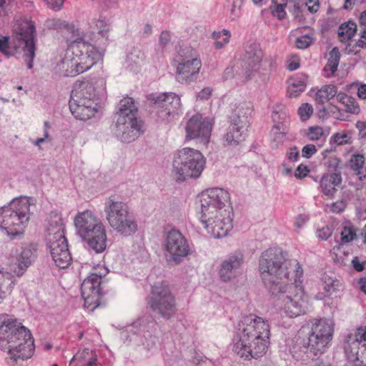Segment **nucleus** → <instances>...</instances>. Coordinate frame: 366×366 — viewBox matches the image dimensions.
Masks as SVG:
<instances>
[{"instance_id":"obj_1","label":"nucleus","mask_w":366,"mask_h":366,"mask_svg":"<svg viewBox=\"0 0 366 366\" xmlns=\"http://www.w3.org/2000/svg\"><path fill=\"white\" fill-rule=\"evenodd\" d=\"M269 336L267 320L254 315L244 317L237 325L233 351L245 359L262 357L267 351Z\"/></svg>"},{"instance_id":"obj_2","label":"nucleus","mask_w":366,"mask_h":366,"mask_svg":"<svg viewBox=\"0 0 366 366\" xmlns=\"http://www.w3.org/2000/svg\"><path fill=\"white\" fill-rule=\"evenodd\" d=\"M0 348L7 352L10 366L30 358L34 351L30 330L16 319H4L0 325Z\"/></svg>"},{"instance_id":"obj_3","label":"nucleus","mask_w":366,"mask_h":366,"mask_svg":"<svg viewBox=\"0 0 366 366\" xmlns=\"http://www.w3.org/2000/svg\"><path fill=\"white\" fill-rule=\"evenodd\" d=\"M105 84L103 79H84L75 81L69 104L76 119L86 121L94 116L105 99Z\"/></svg>"},{"instance_id":"obj_4","label":"nucleus","mask_w":366,"mask_h":366,"mask_svg":"<svg viewBox=\"0 0 366 366\" xmlns=\"http://www.w3.org/2000/svg\"><path fill=\"white\" fill-rule=\"evenodd\" d=\"M294 262H286L285 255L280 247H270L262 252L259 259V272L262 281L271 294L280 292L278 286L291 282L295 277Z\"/></svg>"},{"instance_id":"obj_5","label":"nucleus","mask_w":366,"mask_h":366,"mask_svg":"<svg viewBox=\"0 0 366 366\" xmlns=\"http://www.w3.org/2000/svg\"><path fill=\"white\" fill-rule=\"evenodd\" d=\"M334 332V325L327 319L316 320L312 323L307 334L300 330L295 337L290 352L295 358H300L302 353L309 357H315L323 354L331 342Z\"/></svg>"},{"instance_id":"obj_6","label":"nucleus","mask_w":366,"mask_h":366,"mask_svg":"<svg viewBox=\"0 0 366 366\" xmlns=\"http://www.w3.org/2000/svg\"><path fill=\"white\" fill-rule=\"evenodd\" d=\"M102 53L83 40L71 44L65 56L56 63L54 69L63 76H76L91 69Z\"/></svg>"},{"instance_id":"obj_7","label":"nucleus","mask_w":366,"mask_h":366,"mask_svg":"<svg viewBox=\"0 0 366 366\" xmlns=\"http://www.w3.org/2000/svg\"><path fill=\"white\" fill-rule=\"evenodd\" d=\"M32 206H34L33 199L20 197L0 208V229L12 239L21 237L32 214Z\"/></svg>"},{"instance_id":"obj_8","label":"nucleus","mask_w":366,"mask_h":366,"mask_svg":"<svg viewBox=\"0 0 366 366\" xmlns=\"http://www.w3.org/2000/svg\"><path fill=\"white\" fill-rule=\"evenodd\" d=\"M9 39L7 36L0 39V51L9 58L21 49L28 69H32L36 50L34 23L29 20L22 21L15 30L12 41H10Z\"/></svg>"},{"instance_id":"obj_9","label":"nucleus","mask_w":366,"mask_h":366,"mask_svg":"<svg viewBox=\"0 0 366 366\" xmlns=\"http://www.w3.org/2000/svg\"><path fill=\"white\" fill-rule=\"evenodd\" d=\"M292 267H295L293 282H286L278 286L280 292L271 294L278 298L282 310L290 317H296L305 312L306 297L302 286L301 278L303 269L299 262H294Z\"/></svg>"},{"instance_id":"obj_10","label":"nucleus","mask_w":366,"mask_h":366,"mask_svg":"<svg viewBox=\"0 0 366 366\" xmlns=\"http://www.w3.org/2000/svg\"><path fill=\"white\" fill-rule=\"evenodd\" d=\"M77 234L97 253L107 247V233L101 220L90 210L78 212L74 218Z\"/></svg>"},{"instance_id":"obj_11","label":"nucleus","mask_w":366,"mask_h":366,"mask_svg":"<svg viewBox=\"0 0 366 366\" xmlns=\"http://www.w3.org/2000/svg\"><path fill=\"white\" fill-rule=\"evenodd\" d=\"M206 159L194 149L185 147L174 155L172 175L177 181L183 182L187 178L197 179L205 168Z\"/></svg>"},{"instance_id":"obj_12","label":"nucleus","mask_w":366,"mask_h":366,"mask_svg":"<svg viewBox=\"0 0 366 366\" xmlns=\"http://www.w3.org/2000/svg\"><path fill=\"white\" fill-rule=\"evenodd\" d=\"M106 219L110 227L123 236L128 237L137 231V223L129 212L128 205L109 197L104 204Z\"/></svg>"},{"instance_id":"obj_13","label":"nucleus","mask_w":366,"mask_h":366,"mask_svg":"<svg viewBox=\"0 0 366 366\" xmlns=\"http://www.w3.org/2000/svg\"><path fill=\"white\" fill-rule=\"evenodd\" d=\"M109 273V270L103 265L94 267L89 275L84 280L81 286V297L84 300V307L93 311L100 304L102 295V285L103 278Z\"/></svg>"},{"instance_id":"obj_14","label":"nucleus","mask_w":366,"mask_h":366,"mask_svg":"<svg viewBox=\"0 0 366 366\" xmlns=\"http://www.w3.org/2000/svg\"><path fill=\"white\" fill-rule=\"evenodd\" d=\"M148 304L155 315L164 320L172 318L177 310L175 297L167 285L152 287Z\"/></svg>"},{"instance_id":"obj_15","label":"nucleus","mask_w":366,"mask_h":366,"mask_svg":"<svg viewBox=\"0 0 366 366\" xmlns=\"http://www.w3.org/2000/svg\"><path fill=\"white\" fill-rule=\"evenodd\" d=\"M179 64L177 68V79L181 84H189L197 79L202 67V61L191 48L180 49Z\"/></svg>"},{"instance_id":"obj_16","label":"nucleus","mask_w":366,"mask_h":366,"mask_svg":"<svg viewBox=\"0 0 366 366\" xmlns=\"http://www.w3.org/2000/svg\"><path fill=\"white\" fill-rule=\"evenodd\" d=\"M152 112L162 121L169 122L181 106L179 97L173 92L155 93L147 96Z\"/></svg>"},{"instance_id":"obj_17","label":"nucleus","mask_w":366,"mask_h":366,"mask_svg":"<svg viewBox=\"0 0 366 366\" xmlns=\"http://www.w3.org/2000/svg\"><path fill=\"white\" fill-rule=\"evenodd\" d=\"M344 350L348 360L355 366H366V326L347 336Z\"/></svg>"},{"instance_id":"obj_18","label":"nucleus","mask_w":366,"mask_h":366,"mask_svg":"<svg viewBox=\"0 0 366 366\" xmlns=\"http://www.w3.org/2000/svg\"><path fill=\"white\" fill-rule=\"evenodd\" d=\"M229 192L222 188H211L203 192L199 196L201 214H214L224 212L222 208L229 202Z\"/></svg>"},{"instance_id":"obj_19","label":"nucleus","mask_w":366,"mask_h":366,"mask_svg":"<svg viewBox=\"0 0 366 366\" xmlns=\"http://www.w3.org/2000/svg\"><path fill=\"white\" fill-rule=\"evenodd\" d=\"M229 214V211L224 209V212L214 214H201L199 221L212 237L221 238L225 237L232 228V219Z\"/></svg>"},{"instance_id":"obj_20","label":"nucleus","mask_w":366,"mask_h":366,"mask_svg":"<svg viewBox=\"0 0 366 366\" xmlns=\"http://www.w3.org/2000/svg\"><path fill=\"white\" fill-rule=\"evenodd\" d=\"M164 246L166 251L169 254V260L174 262L175 264H180L190 252L187 240L177 229H172L167 233Z\"/></svg>"},{"instance_id":"obj_21","label":"nucleus","mask_w":366,"mask_h":366,"mask_svg":"<svg viewBox=\"0 0 366 366\" xmlns=\"http://www.w3.org/2000/svg\"><path fill=\"white\" fill-rule=\"evenodd\" d=\"M114 132L121 142L130 143L144 132V123L137 117H117Z\"/></svg>"},{"instance_id":"obj_22","label":"nucleus","mask_w":366,"mask_h":366,"mask_svg":"<svg viewBox=\"0 0 366 366\" xmlns=\"http://www.w3.org/2000/svg\"><path fill=\"white\" fill-rule=\"evenodd\" d=\"M212 121L209 118H204L202 114L193 115L187 122L185 131L187 140L198 139L204 144L209 142Z\"/></svg>"},{"instance_id":"obj_23","label":"nucleus","mask_w":366,"mask_h":366,"mask_svg":"<svg viewBox=\"0 0 366 366\" xmlns=\"http://www.w3.org/2000/svg\"><path fill=\"white\" fill-rule=\"evenodd\" d=\"M263 51L259 45L255 43L250 44L246 47L241 66L245 79H251L256 74H263L262 59Z\"/></svg>"},{"instance_id":"obj_24","label":"nucleus","mask_w":366,"mask_h":366,"mask_svg":"<svg viewBox=\"0 0 366 366\" xmlns=\"http://www.w3.org/2000/svg\"><path fill=\"white\" fill-rule=\"evenodd\" d=\"M36 258V251L31 246L12 250L10 267L17 277H21Z\"/></svg>"},{"instance_id":"obj_25","label":"nucleus","mask_w":366,"mask_h":366,"mask_svg":"<svg viewBox=\"0 0 366 366\" xmlns=\"http://www.w3.org/2000/svg\"><path fill=\"white\" fill-rule=\"evenodd\" d=\"M229 126L224 134V140L228 145H237L244 139V134L249 127V119L247 116L242 115L241 118L237 114H230Z\"/></svg>"},{"instance_id":"obj_26","label":"nucleus","mask_w":366,"mask_h":366,"mask_svg":"<svg viewBox=\"0 0 366 366\" xmlns=\"http://www.w3.org/2000/svg\"><path fill=\"white\" fill-rule=\"evenodd\" d=\"M243 262V254L234 253L229 255L221 264L219 274L222 280L228 282L236 277L237 269Z\"/></svg>"},{"instance_id":"obj_27","label":"nucleus","mask_w":366,"mask_h":366,"mask_svg":"<svg viewBox=\"0 0 366 366\" xmlns=\"http://www.w3.org/2000/svg\"><path fill=\"white\" fill-rule=\"evenodd\" d=\"M341 172L325 173L320 179V187L322 194L328 198H333L337 192L336 187L342 184Z\"/></svg>"},{"instance_id":"obj_28","label":"nucleus","mask_w":366,"mask_h":366,"mask_svg":"<svg viewBox=\"0 0 366 366\" xmlns=\"http://www.w3.org/2000/svg\"><path fill=\"white\" fill-rule=\"evenodd\" d=\"M48 238L65 237L64 224L61 215L56 212H51L48 219Z\"/></svg>"},{"instance_id":"obj_29","label":"nucleus","mask_w":366,"mask_h":366,"mask_svg":"<svg viewBox=\"0 0 366 366\" xmlns=\"http://www.w3.org/2000/svg\"><path fill=\"white\" fill-rule=\"evenodd\" d=\"M132 327L134 329L139 327V332L143 333V337L145 340V341L143 342V345L147 350H150L154 347L157 338L156 336L152 335L153 329L154 327V323L153 322H152L151 325H149L146 323L144 320H138L132 324Z\"/></svg>"},{"instance_id":"obj_30","label":"nucleus","mask_w":366,"mask_h":366,"mask_svg":"<svg viewBox=\"0 0 366 366\" xmlns=\"http://www.w3.org/2000/svg\"><path fill=\"white\" fill-rule=\"evenodd\" d=\"M307 76L305 74H297L289 80L287 94L290 97L295 98L303 92L307 86Z\"/></svg>"},{"instance_id":"obj_31","label":"nucleus","mask_w":366,"mask_h":366,"mask_svg":"<svg viewBox=\"0 0 366 366\" xmlns=\"http://www.w3.org/2000/svg\"><path fill=\"white\" fill-rule=\"evenodd\" d=\"M117 117H134L137 115V107L132 98L124 97L120 100L117 106Z\"/></svg>"},{"instance_id":"obj_32","label":"nucleus","mask_w":366,"mask_h":366,"mask_svg":"<svg viewBox=\"0 0 366 366\" xmlns=\"http://www.w3.org/2000/svg\"><path fill=\"white\" fill-rule=\"evenodd\" d=\"M337 86L333 84L323 86L315 94V102L318 104H324L337 94Z\"/></svg>"},{"instance_id":"obj_33","label":"nucleus","mask_w":366,"mask_h":366,"mask_svg":"<svg viewBox=\"0 0 366 366\" xmlns=\"http://www.w3.org/2000/svg\"><path fill=\"white\" fill-rule=\"evenodd\" d=\"M48 246L50 249V253L52 259L57 257L59 254H61L63 251L67 250L68 244L66 237L61 238H48Z\"/></svg>"},{"instance_id":"obj_34","label":"nucleus","mask_w":366,"mask_h":366,"mask_svg":"<svg viewBox=\"0 0 366 366\" xmlns=\"http://www.w3.org/2000/svg\"><path fill=\"white\" fill-rule=\"evenodd\" d=\"M365 164V157L362 154H353L350 159V167L352 170L357 172L356 174L358 176L360 180H363L366 177L365 172L363 170Z\"/></svg>"},{"instance_id":"obj_35","label":"nucleus","mask_w":366,"mask_h":366,"mask_svg":"<svg viewBox=\"0 0 366 366\" xmlns=\"http://www.w3.org/2000/svg\"><path fill=\"white\" fill-rule=\"evenodd\" d=\"M331 150L326 149L322 152L324 157L323 165L326 168L327 173L341 172L339 169L340 159L335 155L327 156V154Z\"/></svg>"},{"instance_id":"obj_36","label":"nucleus","mask_w":366,"mask_h":366,"mask_svg":"<svg viewBox=\"0 0 366 366\" xmlns=\"http://www.w3.org/2000/svg\"><path fill=\"white\" fill-rule=\"evenodd\" d=\"M356 24L352 21L342 24L338 28V36L342 42L350 40L356 31Z\"/></svg>"},{"instance_id":"obj_37","label":"nucleus","mask_w":366,"mask_h":366,"mask_svg":"<svg viewBox=\"0 0 366 366\" xmlns=\"http://www.w3.org/2000/svg\"><path fill=\"white\" fill-rule=\"evenodd\" d=\"M272 118L275 125L287 122L289 119V114L286 107L282 104H277L273 107Z\"/></svg>"},{"instance_id":"obj_38","label":"nucleus","mask_w":366,"mask_h":366,"mask_svg":"<svg viewBox=\"0 0 366 366\" xmlns=\"http://www.w3.org/2000/svg\"><path fill=\"white\" fill-rule=\"evenodd\" d=\"M330 56L327 60V63L324 67V71H330L331 74H333L337 69L339 61L340 59V54L337 47H334L330 52Z\"/></svg>"},{"instance_id":"obj_39","label":"nucleus","mask_w":366,"mask_h":366,"mask_svg":"<svg viewBox=\"0 0 366 366\" xmlns=\"http://www.w3.org/2000/svg\"><path fill=\"white\" fill-rule=\"evenodd\" d=\"M144 59V54L137 48H133L127 55L126 61L131 69L135 70L137 66Z\"/></svg>"},{"instance_id":"obj_40","label":"nucleus","mask_w":366,"mask_h":366,"mask_svg":"<svg viewBox=\"0 0 366 366\" xmlns=\"http://www.w3.org/2000/svg\"><path fill=\"white\" fill-rule=\"evenodd\" d=\"M322 282L324 285V290L329 295H331L335 291L339 290L340 287L342 286L340 280L326 274L323 276Z\"/></svg>"},{"instance_id":"obj_41","label":"nucleus","mask_w":366,"mask_h":366,"mask_svg":"<svg viewBox=\"0 0 366 366\" xmlns=\"http://www.w3.org/2000/svg\"><path fill=\"white\" fill-rule=\"evenodd\" d=\"M71 259V256L69 249L66 251H63V252L59 254L57 257L53 259L56 265L62 269L67 267L70 264Z\"/></svg>"},{"instance_id":"obj_42","label":"nucleus","mask_w":366,"mask_h":366,"mask_svg":"<svg viewBox=\"0 0 366 366\" xmlns=\"http://www.w3.org/2000/svg\"><path fill=\"white\" fill-rule=\"evenodd\" d=\"M328 133L325 134L323 129L320 127H310L308 128L307 132H305V136L307 137V139L310 141H316L319 140L322 137H327Z\"/></svg>"},{"instance_id":"obj_43","label":"nucleus","mask_w":366,"mask_h":366,"mask_svg":"<svg viewBox=\"0 0 366 366\" xmlns=\"http://www.w3.org/2000/svg\"><path fill=\"white\" fill-rule=\"evenodd\" d=\"M214 36L217 39H220L222 36H225V37H224L222 39V40H221V41L216 40L214 42V47L217 49H220L223 46H224L227 44H228V42L229 41V37H230V32L228 30L223 29L222 32H219V33L214 32Z\"/></svg>"},{"instance_id":"obj_44","label":"nucleus","mask_w":366,"mask_h":366,"mask_svg":"<svg viewBox=\"0 0 366 366\" xmlns=\"http://www.w3.org/2000/svg\"><path fill=\"white\" fill-rule=\"evenodd\" d=\"M356 237L355 229L350 227H345L341 232V242L347 243Z\"/></svg>"},{"instance_id":"obj_45","label":"nucleus","mask_w":366,"mask_h":366,"mask_svg":"<svg viewBox=\"0 0 366 366\" xmlns=\"http://www.w3.org/2000/svg\"><path fill=\"white\" fill-rule=\"evenodd\" d=\"M252 112L250 107L246 103H240L232 110L231 114H237L241 118L242 115L247 116V119Z\"/></svg>"},{"instance_id":"obj_46","label":"nucleus","mask_w":366,"mask_h":366,"mask_svg":"<svg viewBox=\"0 0 366 366\" xmlns=\"http://www.w3.org/2000/svg\"><path fill=\"white\" fill-rule=\"evenodd\" d=\"M349 137L346 133H335L330 139V144L343 145L348 143Z\"/></svg>"},{"instance_id":"obj_47","label":"nucleus","mask_w":366,"mask_h":366,"mask_svg":"<svg viewBox=\"0 0 366 366\" xmlns=\"http://www.w3.org/2000/svg\"><path fill=\"white\" fill-rule=\"evenodd\" d=\"M313 112L312 107L307 104H302L298 109V114L303 121L308 119Z\"/></svg>"},{"instance_id":"obj_48","label":"nucleus","mask_w":366,"mask_h":366,"mask_svg":"<svg viewBox=\"0 0 366 366\" xmlns=\"http://www.w3.org/2000/svg\"><path fill=\"white\" fill-rule=\"evenodd\" d=\"M313 42V39L306 34L297 38L295 44L298 49H305L309 47Z\"/></svg>"},{"instance_id":"obj_49","label":"nucleus","mask_w":366,"mask_h":366,"mask_svg":"<svg viewBox=\"0 0 366 366\" xmlns=\"http://www.w3.org/2000/svg\"><path fill=\"white\" fill-rule=\"evenodd\" d=\"M281 127L280 125H275L272 129L273 132V142H277L275 147H277L279 144L282 143L285 139V134L282 132H280Z\"/></svg>"},{"instance_id":"obj_50","label":"nucleus","mask_w":366,"mask_h":366,"mask_svg":"<svg viewBox=\"0 0 366 366\" xmlns=\"http://www.w3.org/2000/svg\"><path fill=\"white\" fill-rule=\"evenodd\" d=\"M350 101H348V102H346L343 104L345 107L346 111L352 114H359L360 112V108L355 99L350 97Z\"/></svg>"},{"instance_id":"obj_51","label":"nucleus","mask_w":366,"mask_h":366,"mask_svg":"<svg viewBox=\"0 0 366 366\" xmlns=\"http://www.w3.org/2000/svg\"><path fill=\"white\" fill-rule=\"evenodd\" d=\"M272 2L275 4V9L272 10V14L274 16H277V18L280 20H282L285 18L286 12L285 11V8L286 6V4H277L274 0H272Z\"/></svg>"},{"instance_id":"obj_52","label":"nucleus","mask_w":366,"mask_h":366,"mask_svg":"<svg viewBox=\"0 0 366 366\" xmlns=\"http://www.w3.org/2000/svg\"><path fill=\"white\" fill-rule=\"evenodd\" d=\"M317 152V149L314 144H307L302 149L303 157L309 159Z\"/></svg>"},{"instance_id":"obj_53","label":"nucleus","mask_w":366,"mask_h":366,"mask_svg":"<svg viewBox=\"0 0 366 366\" xmlns=\"http://www.w3.org/2000/svg\"><path fill=\"white\" fill-rule=\"evenodd\" d=\"M346 205V202L342 199L332 203L330 207V210L334 213H340L345 209Z\"/></svg>"},{"instance_id":"obj_54","label":"nucleus","mask_w":366,"mask_h":366,"mask_svg":"<svg viewBox=\"0 0 366 366\" xmlns=\"http://www.w3.org/2000/svg\"><path fill=\"white\" fill-rule=\"evenodd\" d=\"M351 264L355 271L362 272L365 269L366 261L360 262L359 257L356 256L352 259Z\"/></svg>"},{"instance_id":"obj_55","label":"nucleus","mask_w":366,"mask_h":366,"mask_svg":"<svg viewBox=\"0 0 366 366\" xmlns=\"http://www.w3.org/2000/svg\"><path fill=\"white\" fill-rule=\"evenodd\" d=\"M356 127L359 131L360 139L362 141H366V122H357Z\"/></svg>"},{"instance_id":"obj_56","label":"nucleus","mask_w":366,"mask_h":366,"mask_svg":"<svg viewBox=\"0 0 366 366\" xmlns=\"http://www.w3.org/2000/svg\"><path fill=\"white\" fill-rule=\"evenodd\" d=\"M241 75L238 70H236L234 66H228L225 69L223 74L224 79H229L234 76V75Z\"/></svg>"},{"instance_id":"obj_57","label":"nucleus","mask_w":366,"mask_h":366,"mask_svg":"<svg viewBox=\"0 0 366 366\" xmlns=\"http://www.w3.org/2000/svg\"><path fill=\"white\" fill-rule=\"evenodd\" d=\"M170 40L171 35L169 32L167 31H163L159 36V43L162 46L164 47L169 44Z\"/></svg>"},{"instance_id":"obj_58","label":"nucleus","mask_w":366,"mask_h":366,"mask_svg":"<svg viewBox=\"0 0 366 366\" xmlns=\"http://www.w3.org/2000/svg\"><path fill=\"white\" fill-rule=\"evenodd\" d=\"M308 172H309V169H308L307 167L300 164L296 169L295 176L297 179H302V178L306 177L307 175Z\"/></svg>"},{"instance_id":"obj_59","label":"nucleus","mask_w":366,"mask_h":366,"mask_svg":"<svg viewBox=\"0 0 366 366\" xmlns=\"http://www.w3.org/2000/svg\"><path fill=\"white\" fill-rule=\"evenodd\" d=\"M287 157L291 162H297L299 158V151L296 147L290 148Z\"/></svg>"},{"instance_id":"obj_60","label":"nucleus","mask_w":366,"mask_h":366,"mask_svg":"<svg viewBox=\"0 0 366 366\" xmlns=\"http://www.w3.org/2000/svg\"><path fill=\"white\" fill-rule=\"evenodd\" d=\"M48 6L54 10L61 9L64 0H44Z\"/></svg>"},{"instance_id":"obj_61","label":"nucleus","mask_w":366,"mask_h":366,"mask_svg":"<svg viewBox=\"0 0 366 366\" xmlns=\"http://www.w3.org/2000/svg\"><path fill=\"white\" fill-rule=\"evenodd\" d=\"M305 4L307 6V9L311 13H315L319 9L320 4L318 0H307Z\"/></svg>"},{"instance_id":"obj_62","label":"nucleus","mask_w":366,"mask_h":366,"mask_svg":"<svg viewBox=\"0 0 366 366\" xmlns=\"http://www.w3.org/2000/svg\"><path fill=\"white\" fill-rule=\"evenodd\" d=\"M90 353H92V352L89 349H84L82 352L76 353L71 359L70 365L74 360H84L86 356L89 355Z\"/></svg>"},{"instance_id":"obj_63","label":"nucleus","mask_w":366,"mask_h":366,"mask_svg":"<svg viewBox=\"0 0 366 366\" xmlns=\"http://www.w3.org/2000/svg\"><path fill=\"white\" fill-rule=\"evenodd\" d=\"M212 94V89L209 87L204 88L201 92L198 93L197 97L199 99H208Z\"/></svg>"},{"instance_id":"obj_64","label":"nucleus","mask_w":366,"mask_h":366,"mask_svg":"<svg viewBox=\"0 0 366 366\" xmlns=\"http://www.w3.org/2000/svg\"><path fill=\"white\" fill-rule=\"evenodd\" d=\"M360 37L362 39H359L357 41L355 42V46L361 48H365L366 49V28H364L360 33Z\"/></svg>"}]
</instances>
